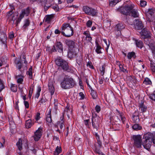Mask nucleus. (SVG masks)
<instances>
[{
  "mask_svg": "<svg viewBox=\"0 0 155 155\" xmlns=\"http://www.w3.org/2000/svg\"><path fill=\"white\" fill-rule=\"evenodd\" d=\"M60 85L62 89H68L73 87L76 84L73 78L69 76H66L61 81Z\"/></svg>",
  "mask_w": 155,
  "mask_h": 155,
  "instance_id": "f257e3e1",
  "label": "nucleus"
},
{
  "mask_svg": "<svg viewBox=\"0 0 155 155\" xmlns=\"http://www.w3.org/2000/svg\"><path fill=\"white\" fill-rule=\"evenodd\" d=\"M61 33L66 37H70L74 34L73 29L70 24L65 23L62 25L61 28Z\"/></svg>",
  "mask_w": 155,
  "mask_h": 155,
  "instance_id": "f03ea898",
  "label": "nucleus"
},
{
  "mask_svg": "<svg viewBox=\"0 0 155 155\" xmlns=\"http://www.w3.org/2000/svg\"><path fill=\"white\" fill-rule=\"evenodd\" d=\"M55 63L57 65L64 71L69 70L68 63L64 60L61 58H58L55 60Z\"/></svg>",
  "mask_w": 155,
  "mask_h": 155,
  "instance_id": "7ed1b4c3",
  "label": "nucleus"
},
{
  "mask_svg": "<svg viewBox=\"0 0 155 155\" xmlns=\"http://www.w3.org/2000/svg\"><path fill=\"white\" fill-rule=\"evenodd\" d=\"M134 8V6L133 5H127L124 7L120 8L119 11L124 15H130V11Z\"/></svg>",
  "mask_w": 155,
  "mask_h": 155,
  "instance_id": "20e7f679",
  "label": "nucleus"
},
{
  "mask_svg": "<svg viewBox=\"0 0 155 155\" xmlns=\"http://www.w3.org/2000/svg\"><path fill=\"white\" fill-rule=\"evenodd\" d=\"M13 11V10L12 9L7 12L6 17L9 21H13L14 23L18 16V12L14 13Z\"/></svg>",
  "mask_w": 155,
  "mask_h": 155,
  "instance_id": "39448f33",
  "label": "nucleus"
},
{
  "mask_svg": "<svg viewBox=\"0 0 155 155\" xmlns=\"http://www.w3.org/2000/svg\"><path fill=\"white\" fill-rule=\"evenodd\" d=\"M83 10L86 14L88 15L94 16L97 14V12L96 10L87 6H84L83 7Z\"/></svg>",
  "mask_w": 155,
  "mask_h": 155,
  "instance_id": "423d86ee",
  "label": "nucleus"
},
{
  "mask_svg": "<svg viewBox=\"0 0 155 155\" xmlns=\"http://www.w3.org/2000/svg\"><path fill=\"white\" fill-rule=\"evenodd\" d=\"M133 139L134 141V146L137 148H140L142 145L143 141L140 135H134Z\"/></svg>",
  "mask_w": 155,
  "mask_h": 155,
  "instance_id": "0eeeda50",
  "label": "nucleus"
},
{
  "mask_svg": "<svg viewBox=\"0 0 155 155\" xmlns=\"http://www.w3.org/2000/svg\"><path fill=\"white\" fill-rule=\"evenodd\" d=\"M140 33L141 38L144 39V40L147 38L150 37L151 36L150 32L147 28H144L142 29Z\"/></svg>",
  "mask_w": 155,
  "mask_h": 155,
  "instance_id": "6e6552de",
  "label": "nucleus"
},
{
  "mask_svg": "<svg viewBox=\"0 0 155 155\" xmlns=\"http://www.w3.org/2000/svg\"><path fill=\"white\" fill-rule=\"evenodd\" d=\"M144 43L147 45L152 50L155 49V42L151 36L144 40Z\"/></svg>",
  "mask_w": 155,
  "mask_h": 155,
  "instance_id": "1a4fd4ad",
  "label": "nucleus"
},
{
  "mask_svg": "<svg viewBox=\"0 0 155 155\" xmlns=\"http://www.w3.org/2000/svg\"><path fill=\"white\" fill-rule=\"evenodd\" d=\"M91 123L94 129H95L97 130L100 123V121L98 117L93 116L91 119Z\"/></svg>",
  "mask_w": 155,
  "mask_h": 155,
  "instance_id": "9d476101",
  "label": "nucleus"
},
{
  "mask_svg": "<svg viewBox=\"0 0 155 155\" xmlns=\"http://www.w3.org/2000/svg\"><path fill=\"white\" fill-rule=\"evenodd\" d=\"M42 133V128L40 127L35 133L33 137L35 141H38L41 137Z\"/></svg>",
  "mask_w": 155,
  "mask_h": 155,
  "instance_id": "9b49d317",
  "label": "nucleus"
},
{
  "mask_svg": "<svg viewBox=\"0 0 155 155\" xmlns=\"http://www.w3.org/2000/svg\"><path fill=\"white\" fill-rule=\"evenodd\" d=\"M14 63L16 68L20 71H21V69L22 68L23 70L25 69L27 65H24L20 61L18 60L17 59L15 58V59Z\"/></svg>",
  "mask_w": 155,
  "mask_h": 155,
  "instance_id": "f8f14e48",
  "label": "nucleus"
},
{
  "mask_svg": "<svg viewBox=\"0 0 155 155\" xmlns=\"http://www.w3.org/2000/svg\"><path fill=\"white\" fill-rule=\"evenodd\" d=\"M7 40V37L6 34L4 32L0 31V41L2 43L5 45V48L7 47L6 45V41Z\"/></svg>",
  "mask_w": 155,
  "mask_h": 155,
  "instance_id": "ddd939ff",
  "label": "nucleus"
},
{
  "mask_svg": "<svg viewBox=\"0 0 155 155\" xmlns=\"http://www.w3.org/2000/svg\"><path fill=\"white\" fill-rule=\"evenodd\" d=\"M134 27L136 29H142L143 27V25L141 21L139 19L135 20L134 22Z\"/></svg>",
  "mask_w": 155,
  "mask_h": 155,
  "instance_id": "4468645a",
  "label": "nucleus"
},
{
  "mask_svg": "<svg viewBox=\"0 0 155 155\" xmlns=\"http://www.w3.org/2000/svg\"><path fill=\"white\" fill-rule=\"evenodd\" d=\"M65 44L70 49L74 48L75 46V40L70 39H66L65 41Z\"/></svg>",
  "mask_w": 155,
  "mask_h": 155,
  "instance_id": "2eb2a0df",
  "label": "nucleus"
},
{
  "mask_svg": "<svg viewBox=\"0 0 155 155\" xmlns=\"http://www.w3.org/2000/svg\"><path fill=\"white\" fill-rule=\"evenodd\" d=\"M146 15L147 18L150 19L152 17L155 16V9L154 8L149 9L148 11L146 12Z\"/></svg>",
  "mask_w": 155,
  "mask_h": 155,
  "instance_id": "dca6fc26",
  "label": "nucleus"
},
{
  "mask_svg": "<svg viewBox=\"0 0 155 155\" xmlns=\"http://www.w3.org/2000/svg\"><path fill=\"white\" fill-rule=\"evenodd\" d=\"M152 144V141H147L143 140L142 145L144 147L146 150H149Z\"/></svg>",
  "mask_w": 155,
  "mask_h": 155,
  "instance_id": "f3484780",
  "label": "nucleus"
},
{
  "mask_svg": "<svg viewBox=\"0 0 155 155\" xmlns=\"http://www.w3.org/2000/svg\"><path fill=\"white\" fill-rule=\"evenodd\" d=\"M132 120L134 122H137L139 120V112L137 110H135L132 116Z\"/></svg>",
  "mask_w": 155,
  "mask_h": 155,
  "instance_id": "a211bd4d",
  "label": "nucleus"
},
{
  "mask_svg": "<svg viewBox=\"0 0 155 155\" xmlns=\"http://www.w3.org/2000/svg\"><path fill=\"white\" fill-rule=\"evenodd\" d=\"M152 134L150 133H148L144 134L143 138V140H146L147 141H152Z\"/></svg>",
  "mask_w": 155,
  "mask_h": 155,
  "instance_id": "6ab92c4d",
  "label": "nucleus"
},
{
  "mask_svg": "<svg viewBox=\"0 0 155 155\" xmlns=\"http://www.w3.org/2000/svg\"><path fill=\"white\" fill-rule=\"evenodd\" d=\"M55 46L57 50L60 53L63 52V47L62 43L61 42H57L55 44Z\"/></svg>",
  "mask_w": 155,
  "mask_h": 155,
  "instance_id": "aec40b11",
  "label": "nucleus"
},
{
  "mask_svg": "<svg viewBox=\"0 0 155 155\" xmlns=\"http://www.w3.org/2000/svg\"><path fill=\"white\" fill-rule=\"evenodd\" d=\"M139 109L142 112H146L147 110V106L144 104L143 102H141V103H140L139 105Z\"/></svg>",
  "mask_w": 155,
  "mask_h": 155,
  "instance_id": "412c9836",
  "label": "nucleus"
},
{
  "mask_svg": "<svg viewBox=\"0 0 155 155\" xmlns=\"http://www.w3.org/2000/svg\"><path fill=\"white\" fill-rule=\"evenodd\" d=\"M71 49L68 51V58H70L74 57L77 55V53L74 50H73L72 49Z\"/></svg>",
  "mask_w": 155,
  "mask_h": 155,
  "instance_id": "4be33fe9",
  "label": "nucleus"
},
{
  "mask_svg": "<svg viewBox=\"0 0 155 155\" xmlns=\"http://www.w3.org/2000/svg\"><path fill=\"white\" fill-rule=\"evenodd\" d=\"M130 15L134 18L138 17L139 15L137 10L135 8H133L130 11Z\"/></svg>",
  "mask_w": 155,
  "mask_h": 155,
  "instance_id": "5701e85b",
  "label": "nucleus"
},
{
  "mask_svg": "<svg viewBox=\"0 0 155 155\" xmlns=\"http://www.w3.org/2000/svg\"><path fill=\"white\" fill-rule=\"evenodd\" d=\"M54 15L51 14L47 15L45 19V22L47 23H49L54 18Z\"/></svg>",
  "mask_w": 155,
  "mask_h": 155,
  "instance_id": "b1692460",
  "label": "nucleus"
},
{
  "mask_svg": "<svg viewBox=\"0 0 155 155\" xmlns=\"http://www.w3.org/2000/svg\"><path fill=\"white\" fill-rule=\"evenodd\" d=\"M51 109H50L46 115V121L49 123H51L52 121L51 115Z\"/></svg>",
  "mask_w": 155,
  "mask_h": 155,
  "instance_id": "393cba45",
  "label": "nucleus"
},
{
  "mask_svg": "<svg viewBox=\"0 0 155 155\" xmlns=\"http://www.w3.org/2000/svg\"><path fill=\"white\" fill-rule=\"evenodd\" d=\"M30 24V21L28 19H26L24 21V23L22 27V30L25 31Z\"/></svg>",
  "mask_w": 155,
  "mask_h": 155,
  "instance_id": "a878e982",
  "label": "nucleus"
},
{
  "mask_svg": "<svg viewBox=\"0 0 155 155\" xmlns=\"http://www.w3.org/2000/svg\"><path fill=\"white\" fill-rule=\"evenodd\" d=\"M34 121H32L31 119H29L26 121L25 123V126L27 128H30L34 124Z\"/></svg>",
  "mask_w": 155,
  "mask_h": 155,
  "instance_id": "bb28decb",
  "label": "nucleus"
},
{
  "mask_svg": "<svg viewBox=\"0 0 155 155\" xmlns=\"http://www.w3.org/2000/svg\"><path fill=\"white\" fill-rule=\"evenodd\" d=\"M116 110L118 113V114L119 115L120 117L121 120L123 124H124L126 120V118L124 116V114L122 112H120L117 109H116Z\"/></svg>",
  "mask_w": 155,
  "mask_h": 155,
  "instance_id": "cd10ccee",
  "label": "nucleus"
},
{
  "mask_svg": "<svg viewBox=\"0 0 155 155\" xmlns=\"http://www.w3.org/2000/svg\"><path fill=\"white\" fill-rule=\"evenodd\" d=\"M22 140L21 138L19 139L18 141L16 143V145L18 149L21 151L22 149Z\"/></svg>",
  "mask_w": 155,
  "mask_h": 155,
  "instance_id": "c85d7f7f",
  "label": "nucleus"
},
{
  "mask_svg": "<svg viewBox=\"0 0 155 155\" xmlns=\"http://www.w3.org/2000/svg\"><path fill=\"white\" fill-rule=\"evenodd\" d=\"M116 27L118 31H120L125 28V25L123 23H120L117 25Z\"/></svg>",
  "mask_w": 155,
  "mask_h": 155,
  "instance_id": "c756f323",
  "label": "nucleus"
},
{
  "mask_svg": "<svg viewBox=\"0 0 155 155\" xmlns=\"http://www.w3.org/2000/svg\"><path fill=\"white\" fill-rule=\"evenodd\" d=\"M132 127L133 129L135 130H138L142 129V127L139 124H134L132 126Z\"/></svg>",
  "mask_w": 155,
  "mask_h": 155,
  "instance_id": "7c9ffc66",
  "label": "nucleus"
},
{
  "mask_svg": "<svg viewBox=\"0 0 155 155\" xmlns=\"http://www.w3.org/2000/svg\"><path fill=\"white\" fill-rule=\"evenodd\" d=\"M135 43L136 46L140 48H141L143 46V43L141 40H136L135 41Z\"/></svg>",
  "mask_w": 155,
  "mask_h": 155,
  "instance_id": "2f4dec72",
  "label": "nucleus"
},
{
  "mask_svg": "<svg viewBox=\"0 0 155 155\" xmlns=\"http://www.w3.org/2000/svg\"><path fill=\"white\" fill-rule=\"evenodd\" d=\"M127 57L128 59H130L132 58H136V55L135 53L132 51L130 52H129L128 53Z\"/></svg>",
  "mask_w": 155,
  "mask_h": 155,
  "instance_id": "473e14b6",
  "label": "nucleus"
},
{
  "mask_svg": "<svg viewBox=\"0 0 155 155\" xmlns=\"http://www.w3.org/2000/svg\"><path fill=\"white\" fill-rule=\"evenodd\" d=\"M62 151L61 148V147L57 146L54 152V155H58Z\"/></svg>",
  "mask_w": 155,
  "mask_h": 155,
  "instance_id": "72a5a7b5",
  "label": "nucleus"
},
{
  "mask_svg": "<svg viewBox=\"0 0 155 155\" xmlns=\"http://www.w3.org/2000/svg\"><path fill=\"white\" fill-rule=\"evenodd\" d=\"M90 89L91 90V94L93 99H96L97 97L96 92L95 91L92 89V88Z\"/></svg>",
  "mask_w": 155,
  "mask_h": 155,
  "instance_id": "f704fd0d",
  "label": "nucleus"
},
{
  "mask_svg": "<svg viewBox=\"0 0 155 155\" xmlns=\"http://www.w3.org/2000/svg\"><path fill=\"white\" fill-rule=\"evenodd\" d=\"M26 74L29 75V78L30 79L32 78V68L31 67L29 69L28 71L27 72Z\"/></svg>",
  "mask_w": 155,
  "mask_h": 155,
  "instance_id": "c9c22d12",
  "label": "nucleus"
},
{
  "mask_svg": "<svg viewBox=\"0 0 155 155\" xmlns=\"http://www.w3.org/2000/svg\"><path fill=\"white\" fill-rule=\"evenodd\" d=\"M112 127L114 130H120V125L119 124H116L114 123L112 124Z\"/></svg>",
  "mask_w": 155,
  "mask_h": 155,
  "instance_id": "e433bc0d",
  "label": "nucleus"
},
{
  "mask_svg": "<svg viewBox=\"0 0 155 155\" xmlns=\"http://www.w3.org/2000/svg\"><path fill=\"white\" fill-rule=\"evenodd\" d=\"M41 91V87L40 86H38L37 87V92L35 96V97L36 98H38L40 95V92Z\"/></svg>",
  "mask_w": 155,
  "mask_h": 155,
  "instance_id": "4c0bfd02",
  "label": "nucleus"
},
{
  "mask_svg": "<svg viewBox=\"0 0 155 155\" xmlns=\"http://www.w3.org/2000/svg\"><path fill=\"white\" fill-rule=\"evenodd\" d=\"M11 89L12 92H16L17 90V85L11 84Z\"/></svg>",
  "mask_w": 155,
  "mask_h": 155,
  "instance_id": "58836bf2",
  "label": "nucleus"
},
{
  "mask_svg": "<svg viewBox=\"0 0 155 155\" xmlns=\"http://www.w3.org/2000/svg\"><path fill=\"white\" fill-rule=\"evenodd\" d=\"M48 88L49 91L51 93V95H53L54 94V87L52 85H49Z\"/></svg>",
  "mask_w": 155,
  "mask_h": 155,
  "instance_id": "ea45409f",
  "label": "nucleus"
},
{
  "mask_svg": "<svg viewBox=\"0 0 155 155\" xmlns=\"http://www.w3.org/2000/svg\"><path fill=\"white\" fill-rule=\"evenodd\" d=\"M101 47L98 44H97L96 45V48L95 50L97 54H101L102 53L101 51Z\"/></svg>",
  "mask_w": 155,
  "mask_h": 155,
  "instance_id": "a19ab883",
  "label": "nucleus"
},
{
  "mask_svg": "<svg viewBox=\"0 0 155 155\" xmlns=\"http://www.w3.org/2000/svg\"><path fill=\"white\" fill-rule=\"evenodd\" d=\"M143 83L146 85H150L152 84L150 80L148 78H146L143 81Z\"/></svg>",
  "mask_w": 155,
  "mask_h": 155,
  "instance_id": "79ce46f5",
  "label": "nucleus"
},
{
  "mask_svg": "<svg viewBox=\"0 0 155 155\" xmlns=\"http://www.w3.org/2000/svg\"><path fill=\"white\" fill-rule=\"evenodd\" d=\"M22 11L26 16H28L30 13L29 7H28L26 9L22 10Z\"/></svg>",
  "mask_w": 155,
  "mask_h": 155,
  "instance_id": "37998d69",
  "label": "nucleus"
},
{
  "mask_svg": "<svg viewBox=\"0 0 155 155\" xmlns=\"http://www.w3.org/2000/svg\"><path fill=\"white\" fill-rule=\"evenodd\" d=\"M109 2V5L112 7L115 5L117 3H118V2L117 0H110Z\"/></svg>",
  "mask_w": 155,
  "mask_h": 155,
  "instance_id": "c03bdc74",
  "label": "nucleus"
},
{
  "mask_svg": "<svg viewBox=\"0 0 155 155\" xmlns=\"http://www.w3.org/2000/svg\"><path fill=\"white\" fill-rule=\"evenodd\" d=\"M34 87V86L33 84H32L30 87L28 94V96L30 98L31 97Z\"/></svg>",
  "mask_w": 155,
  "mask_h": 155,
  "instance_id": "a18cd8bd",
  "label": "nucleus"
},
{
  "mask_svg": "<svg viewBox=\"0 0 155 155\" xmlns=\"http://www.w3.org/2000/svg\"><path fill=\"white\" fill-rule=\"evenodd\" d=\"M21 58H22V59L24 60H23L24 61V64L26 65H27L28 64V61H27L25 55V54H22L20 57Z\"/></svg>",
  "mask_w": 155,
  "mask_h": 155,
  "instance_id": "49530a36",
  "label": "nucleus"
},
{
  "mask_svg": "<svg viewBox=\"0 0 155 155\" xmlns=\"http://www.w3.org/2000/svg\"><path fill=\"white\" fill-rule=\"evenodd\" d=\"M149 97L151 100L155 101V91H154L153 93L149 94L148 95Z\"/></svg>",
  "mask_w": 155,
  "mask_h": 155,
  "instance_id": "de8ad7c7",
  "label": "nucleus"
},
{
  "mask_svg": "<svg viewBox=\"0 0 155 155\" xmlns=\"http://www.w3.org/2000/svg\"><path fill=\"white\" fill-rule=\"evenodd\" d=\"M46 102V99L45 97H42L38 102V103H40V105L44 104Z\"/></svg>",
  "mask_w": 155,
  "mask_h": 155,
  "instance_id": "09e8293b",
  "label": "nucleus"
},
{
  "mask_svg": "<svg viewBox=\"0 0 155 155\" xmlns=\"http://www.w3.org/2000/svg\"><path fill=\"white\" fill-rule=\"evenodd\" d=\"M76 61L77 63L79 65H80L81 64L82 62V59L80 57H77Z\"/></svg>",
  "mask_w": 155,
  "mask_h": 155,
  "instance_id": "8fccbe9b",
  "label": "nucleus"
},
{
  "mask_svg": "<svg viewBox=\"0 0 155 155\" xmlns=\"http://www.w3.org/2000/svg\"><path fill=\"white\" fill-rule=\"evenodd\" d=\"M84 124L88 127L89 128V125L91 124L89 119L85 120H84Z\"/></svg>",
  "mask_w": 155,
  "mask_h": 155,
  "instance_id": "3c124183",
  "label": "nucleus"
},
{
  "mask_svg": "<svg viewBox=\"0 0 155 155\" xmlns=\"http://www.w3.org/2000/svg\"><path fill=\"white\" fill-rule=\"evenodd\" d=\"M105 71V66L103 65L102 66V68L100 69L101 74L102 76H103L104 74Z\"/></svg>",
  "mask_w": 155,
  "mask_h": 155,
  "instance_id": "603ef678",
  "label": "nucleus"
},
{
  "mask_svg": "<svg viewBox=\"0 0 155 155\" xmlns=\"http://www.w3.org/2000/svg\"><path fill=\"white\" fill-rule=\"evenodd\" d=\"M119 70L120 71H121L124 73H125L126 72L127 73H128V72L127 71L126 69H125L124 68V67H123V66L122 65H120V67H119Z\"/></svg>",
  "mask_w": 155,
  "mask_h": 155,
  "instance_id": "864d4df0",
  "label": "nucleus"
},
{
  "mask_svg": "<svg viewBox=\"0 0 155 155\" xmlns=\"http://www.w3.org/2000/svg\"><path fill=\"white\" fill-rule=\"evenodd\" d=\"M70 105L68 104H67L66 107L65 108L64 111L63 115L64 114H65L66 113L67 114V113L68 112V111L70 110Z\"/></svg>",
  "mask_w": 155,
  "mask_h": 155,
  "instance_id": "5fc2aeb1",
  "label": "nucleus"
},
{
  "mask_svg": "<svg viewBox=\"0 0 155 155\" xmlns=\"http://www.w3.org/2000/svg\"><path fill=\"white\" fill-rule=\"evenodd\" d=\"M18 77H22L23 78V77L21 75H20V76H18ZM23 81V78H18L17 80V82L20 84H22Z\"/></svg>",
  "mask_w": 155,
  "mask_h": 155,
  "instance_id": "6e6d98bb",
  "label": "nucleus"
},
{
  "mask_svg": "<svg viewBox=\"0 0 155 155\" xmlns=\"http://www.w3.org/2000/svg\"><path fill=\"white\" fill-rule=\"evenodd\" d=\"M140 5L142 7H144L147 5V2L143 0H141L140 1Z\"/></svg>",
  "mask_w": 155,
  "mask_h": 155,
  "instance_id": "4d7b16f0",
  "label": "nucleus"
},
{
  "mask_svg": "<svg viewBox=\"0 0 155 155\" xmlns=\"http://www.w3.org/2000/svg\"><path fill=\"white\" fill-rule=\"evenodd\" d=\"M92 22L91 20H88L86 23V26L87 27H91L92 25Z\"/></svg>",
  "mask_w": 155,
  "mask_h": 155,
  "instance_id": "13d9d810",
  "label": "nucleus"
},
{
  "mask_svg": "<svg viewBox=\"0 0 155 155\" xmlns=\"http://www.w3.org/2000/svg\"><path fill=\"white\" fill-rule=\"evenodd\" d=\"M63 117H61V124H60V128L61 129H62L64 126V124H63L64 121L63 120Z\"/></svg>",
  "mask_w": 155,
  "mask_h": 155,
  "instance_id": "bf43d9fd",
  "label": "nucleus"
},
{
  "mask_svg": "<svg viewBox=\"0 0 155 155\" xmlns=\"http://www.w3.org/2000/svg\"><path fill=\"white\" fill-rule=\"evenodd\" d=\"M40 114L39 113H37L35 116V119L36 121L38 120L41 118L40 116Z\"/></svg>",
  "mask_w": 155,
  "mask_h": 155,
  "instance_id": "052dcab7",
  "label": "nucleus"
},
{
  "mask_svg": "<svg viewBox=\"0 0 155 155\" xmlns=\"http://www.w3.org/2000/svg\"><path fill=\"white\" fill-rule=\"evenodd\" d=\"M5 88V87L3 84L2 81L0 79V91L3 89Z\"/></svg>",
  "mask_w": 155,
  "mask_h": 155,
  "instance_id": "680f3d73",
  "label": "nucleus"
},
{
  "mask_svg": "<svg viewBox=\"0 0 155 155\" xmlns=\"http://www.w3.org/2000/svg\"><path fill=\"white\" fill-rule=\"evenodd\" d=\"M151 69L152 71L155 72V64L151 63Z\"/></svg>",
  "mask_w": 155,
  "mask_h": 155,
  "instance_id": "e2e57ef3",
  "label": "nucleus"
},
{
  "mask_svg": "<svg viewBox=\"0 0 155 155\" xmlns=\"http://www.w3.org/2000/svg\"><path fill=\"white\" fill-rule=\"evenodd\" d=\"M52 8L55 10L56 11H58L59 10V8L58 6L57 5H55L52 7Z\"/></svg>",
  "mask_w": 155,
  "mask_h": 155,
  "instance_id": "0e129e2a",
  "label": "nucleus"
},
{
  "mask_svg": "<svg viewBox=\"0 0 155 155\" xmlns=\"http://www.w3.org/2000/svg\"><path fill=\"white\" fill-rule=\"evenodd\" d=\"M2 139L3 140V141L2 142V143L0 142V148H3L4 147V145L5 142V139L3 138H2Z\"/></svg>",
  "mask_w": 155,
  "mask_h": 155,
  "instance_id": "69168bd1",
  "label": "nucleus"
},
{
  "mask_svg": "<svg viewBox=\"0 0 155 155\" xmlns=\"http://www.w3.org/2000/svg\"><path fill=\"white\" fill-rule=\"evenodd\" d=\"M95 109L97 113H99L101 110V107L97 105L95 107Z\"/></svg>",
  "mask_w": 155,
  "mask_h": 155,
  "instance_id": "338daca9",
  "label": "nucleus"
},
{
  "mask_svg": "<svg viewBox=\"0 0 155 155\" xmlns=\"http://www.w3.org/2000/svg\"><path fill=\"white\" fill-rule=\"evenodd\" d=\"M24 104L26 108H28L29 107V104L27 101H24Z\"/></svg>",
  "mask_w": 155,
  "mask_h": 155,
  "instance_id": "774afa93",
  "label": "nucleus"
}]
</instances>
